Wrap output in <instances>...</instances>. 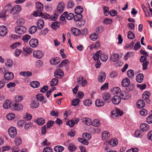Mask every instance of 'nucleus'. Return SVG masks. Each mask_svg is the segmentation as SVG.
<instances>
[{
	"label": "nucleus",
	"mask_w": 152,
	"mask_h": 152,
	"mask_svg": "<svg viewBox=\"0 0 152 152\" xmlns=\"http://www.w3.org/2000/svg\"><path fill=\"white\" fill-rule=\"evenodd\" d=\"M32 73L29 71L22 72L20 73V75L24 77H29L32 75Z\"/></svg>",
	"instance_id": "obj_36"
},
{
	"label": "nucleus",
	"mask_w": 152,
	"mask_h": 152,
	"mask_svg": "<svg viewBox=\"0 0 152 152\" xmlns=\"http://www.w3.org/2000/svg\"><path fill=\"white\" fill-rule=\"evenodd\" d=\"M25 20L23 18H20L17 21V24L19 25H23L25 23Z\"/></svg>",
	"instance_id": "obj_63"
},
{
	"label": "nucleus",
	"mask_w": 152,
	"mask_h": 152,
	"mask_svg": "<svg viewBox=\"0 0 152 152\" xmlns=\"http://www.w3.org/2000/svg\"><path fill=\"white\" fill-rule=\"evenodd\" d=\"M64 4L63 2H61L59 4L57 7V10L56 11V13L60 14L64 11Z\"/></svg>",
	"instance_id": "obj_8"
},
{
	"label": "nucleus",
	"mask_w": 152,
	"mask_h": 152,
	"mask_svg": "<svg viewBox=\"0 0 152 152\" xmlns=\"http://www.w3.org/2000/svg\"><path fill=\"white\" fill-rule=\"evenodd\" d=\"M108 143L112 146H115L118 144V140L117 139H112L108 142Z\"/></svg>",
	"instance_id": "obj_27"
},
{
	"label": "nucleus",
	"mask_w": 152,
	"mask_h": 152,
	"mask_svg": "<svg viewBox=\"0 0 152 152\" xmlns=\"http://www.w3.org/2000/svg\"><path fill=\"white\" fill-rule=\"evenodd\" d=\"M30 85L31 86L34 88H37L39 86L40 83L38 82L34 81L31 82Z\"/></svg>",
	"instance_id": "obj_39"
},
{
	"label": "nucleus",
	"mask_w": 152,
	"mask_h": 152,
	"mask_svg": "<svg viewBox=\"0 0 152 152\" xmlns=\"http://www.w3.org/2000/svg\"><path fill=\"white\" fill-rule=\"evenodd\" d=\"M36 98L37 101H39L40 102L43 101V103H45L47 100L44 99V97L43 95V94H39L36 95Z\"/></svg>",
	"instance_id": "obj_18"
},
{
	"label": "nucleus",
	"mask_w": 152,
	"mask_h": 152,
	"mask_svg": "<svg viewBox=\"0 0 152 152\" xmlns=\"http://www.w3.org/2000/svg\"><path fill=\"white\" fill-rule=\"evenodd\" d=\"M104 29V27L102 26H100L96 29V31L98 34H100L102 33Z\"/></svg>",
	"instance_id": "obj_48"
},
{
	"label": "nucleus",
	"mask_w": 152,
	"mask_h": 152,
	"mask_svg": "<svg viewBox=\"0 0 152 152\" xmlns=\"http://www.w3.org/2000/svg\"><path fill=\"white\" fill-rule=\"evenodd\" d=\"M126 89L128 91H132L134 88V86L133 84H129L127 87H126Z\"/></svg>",
	"instance_id": "obj_57"
},
{
	"label": "nucleus",
	"mask_w": 152,
	"mask_h": 152,
	"mask_svg": "<svg viewBox=\"0 0 152 152\" xmlns=\"http://www.w3.org/2000/svg\"><path fill=\"white\" fill-rule=\"evenodd\" d=\"M69 63V61L67 59H65L61 62V63L59 65V67H62L63 66L66 65Z\"/></svg>",
	"instance_id": "obj_56"
},
{
	"label": "nucleus",
	"mask_w": 152,
	"mask_h": 152,
	"mask_svg": "<svg viewBox=\"0 0 152 152\" xmlns=\"http://www.w3.org/2000/svg\"><path fill=\"white\" fill-rule=\"evenodd\" d=\"M71 31L72 32V34L75 36H77L81 34L80 30L76 28H71Z\"/></svg>",
	"instance_id": "obj_21"
},
{
	"label": "nucleus",
	"mask_w": 152,
	"mask_h": 152,
	"mask_svg": "<svg viewBox=\"0 0 152 152\" xmlns=\"http://www.w3.org/2000/svg\"><path fill=\"white\" fill-rule=\"evenodd\" d=\"M106 78L105 74L104 72H101L100 73L98 80L99 82L102 83L104 81Z\"/></svg>",
	"instance_id": "obj_20"
},
{
	"label": "nucleus",
	"mask_w": 152,
	"mask_h": 152,
	"mask_svg": "<svg viewBox=\"0 0 152 152\" xmlns=\"http://www.w3.org/2000/svg\"><path fill=\"white\" fill-rule=\"evenodd\" d=\"M19 105L18 103H15L14 104H10V108L13 110H17L19 107Z\"/></svg>",
	"instance_id": "obj_41"
},
{
	"label": "nucleus",
	"mask_w": 152,
	"mask_h": 152,
	"mask_svg": "<svg viewBox=\"0 0 152 152\" xmlns=\"http://www.w3.org/2000/svg\"><path fill=\"white\" fill-rule=\"evenodd\" d=\"M60 24L58 21H55L52 23L51 27L53 29H56L60 27Z\"/></svg>",
	"instance_id": "obj_23"
},
{
	"label": "nucleus",
	"mask_w": 152,
	"mask_h": 152,
	"mask_svg": "<svg viewBox=\"0 0 152 152\" xmlns=\"http://www.w3.org/2000/svg\"><path fill=\"white\" fill-rule=\"evenodd\" d=\"M83 17L82 14H76L74 16V19L76 22L80 21Z\"/></svg>",
	"instance_id": "obj_38"
},
{
	"label": "nucleus",
	"mask_w": 152,
	"mask_h": 152,
	"mask_svg": "<svg viewBox=\"0 0 152 152\" xmlns=\"http://www.w3.org/2000/svg\"><path fill=\"white\" fill-rule=\"evenodd\" d=\"M29 44L33 48H36L39 45L38 41L36 38H32L29 41Z\"/></svg>",
	"instance_id": "obj_7"
},
{
	"label": "nucleus",
	"mask_w": 152,
	"mask_h": 152,
	"mask_svg": "<svg viewBox=\"0 0 152 152\" xmlns=\"http://www.w3.org/2000/svg\"><path fill=\"white\" fill-rule=\"evenodd\" d=\"M5 65L8 68L11 67L12 65V61L10 59L7 60L5 63Z\"/></svg>",
	"instance_id": "obj_54"
},
{
	"label": "nucleus",
	"mask_w": 152,
	"mask_h": 152,
	"mask_svg": "<svg viewBox=\"0 0 152 152\" xmlns=\"http://www.w3.org/2000/svg\"><path fill=\"white\" fill-rule=\"evenodd\" d=\"M4 79H3V81L4 82L5 81L4 80L9 81L12 80L14 77V75L11 72H6L4 74Z\"/></svg>",
	"instance_id": "obj_6"
},
{
	"label": "nucleus",
	"mask_w": 152,
	"mask_h": 152,
	"mask_svg": "<svg viewBox=\"0 0 152 152\" xmlns=\"http://www.w3.org/2000/svg\"><path fill=\"white\" fill-rule=\"evenodd\" d=\"M82 120L84 123L87 125L90 124L91 121V119L88 118H83Z\"/></svg>",
	"instance_id": "obj_43"
},
{
	"label": "nucleus",
	"mask_w": 152,
	"mask_h": 152,
	"mask_svg": "<svg viewBox=\"0 0 152 152\" xmlns=\"http://www.w3.org/2000/svg\"><path fill=\"white\" fill-rule=\"evenodd\" d=\"M145 105V102L143 100L139 99L137 103V107L139 109L143 108Z\"/></svg>",
	"instance_id": "obj_19"
},
{
	"label": "nucleus",
	"mask_w": 152,
	"mask_h": 152,
	"mask_svg": "<svg viewBox=\"0 0 152 152\" xmlns=\"http://www.w3.org/2000/svg\"><path fill=\"white\" fill-rule=\"evenodd\" d=\"M111 100L113 103L115 104H119L121 100V98L120 96L118 95L114 96L112 98Z\"/></svg>",
	"instance_id": "obj_9"
},
{
	"label": "nucleus",
	"mask_w": 152,
	"mask_h": 152,
	"mask_svg": "<svg viewBox=\"0 0 152 152\" xmlns=\"http://www.w3.org/2000/svg\"><path fill=\"white\" fill-rule=\"evenodd\" d=\"M58 80L56 78H53L51 81L50 86H51L57 85Z\"/></svg>",
	"instance_id": "obj_49"
},
{
	"label": "nucleus",
	"mask_w": 152,
	"mask_h": 152,
	"mask_svg": "<svg viewBox=\"0 0 152 152\" xmlns=\"http://www.w3.org/2000/svg\"><path fill=\"white\" fill-rule=\"evenodd\" d=\"M143 77L144 76L143 74H139L136 77V80L138 83H141L142 81Z\"/></svg>",
	"instance_id": "obj_22"
},
{
	"label": "nucleus",
	"mask_w": 152,
	"mask_h": 152,
	"mask_svg": "<svg viewBox=\"0 0 152 152\" xmlns=\"http://www.w3.org/2000/svg\"><path fill=\"white\" fill-rule=\"evenodd\" d=\"M16 145H19L21 143L22 140L20 137H18L16 138L14 141Z\"/></svg>",
	"instance_id": "obj_51"
},
{
	"label": "nucleus",
	"mask_w": 152,
	"mask_h": 152,
	"mask_svg": "<svg viewBox=\"0 0 152 152\" xmlns=\"http://www.w3.org/2000/svg\"><path fill=\"white\" fill-rule=\"evenodd\" d=\"M122 96V99L124 100L129 99L131 96V94L129 92L125 91H122L120 94Z\"/></svg>",
	"instance_id": "obj_11"
},
{
	"label": "nucleus",
	"mask_w": 152,
	"mask_h": 152,
	"mask_svg": "<svg viewBox=\"0 0 152 152\" xmlns=\"http://www.w3.org/2000/svg\"><path fill=\"white\" fill-rule=\"evenodd\" d=\"M85 105L89 106L92 104L91 100L89 99H86L83 102Z\"/></svg>",
	"instance_id": "obj_61"
},
{
	"label": "nucleus",
	"mask_w": 152,
	"mask_h": 152,
	"mask_svg": "<svg viewBox=\"0 0 152 152\" xmlns=\"http://www.w3.org/2000/svg\"><path fill=\"white\" fill-rule=\"evenodd\" d=\"M34 56L38 59L41 58L44 55V53L40 50L34 51L33 53Z\"/></svg>",
	"instance_id": "obj_14"
},
{
	"label": "nucleus",
	"mask_w": 152,
	"mask_h": 152,
	"mask_svg": "<svg viewBox=\"0 0 152 152\" xmlns=\"http://www.w3.org/2000/svg\"><path fill=\"white\" fill-rule=\"evenodd\" d=\"M146 122L149 124H152V110L151 111L150 115L147 118Z\"/></svg>",
	"instance_id": "obj_50"
},
{
	"label": "nucleus",
	"mask_w": 152,
	"mask_h": 152,
	"mask_svg": "<svg viewBox=\"0 0 152 152\" xmlns=\"http://www.w3.org/2000/svg\"><path fill=\"white\" fill-rule=\"evenodd\" d=\"M44 22L42 19H40L37 21V26L39 29H42L44 26Z\"/></svg>",
	"instance_id": "obj_16"
},
{
	"label": "nucleus",
	"mask_w": 152,
	"mask_h": 152,
	"mask_svg": "<svg viewBox=\"0 0 152 152\" xmlns=\"http://www.w3.org/2000/svg\"><path fill=\"white\" fill-rule=\"evenodd\" d=\"M83 7L81 6H79L77 7L75 10V12L76 14H81L83 12Z\"/></svg>",
	"instance_id": "obj_25"
},
{
	"label": "nucleus",
	"mask_w": 152,
	"mask_h": 152,
	"mask_svg": "<svg viewBox=\"0 0 152 152\" xmlns=\"http://www.w3.org/2000/svg\"><path fill=\"white\" fill-rule=\"evenodd\" d=\"M63 71L61 69H58L54 72V76L56 77L60 78L64 76Z\"/></svg>",
	"instance_id": "obj_10"
},
{
	"label": "nucleus",
	"mask_w": 152,
	"mask_h": 152,
	"mask_svg": "<svg viewBox=\"0 0 152 152\" xmlns=\"http://www.w3.org/2000/svg\"><path fill=\"white\" fill-rule=\"evenodd\" d=\"M52 149L49 147H45L43 150V152H52Z\"/></svg>",
	"instance_id": "obj_64"
},
{
	"label": "nucleus",
	"mask_w": 152,
	"mask_h": 152,
	"mask_svg": "<svg viewBox=\"0 0 152 152\" xmlns=\"http://www.w3.org/2000/svg\"><path fill=\"white\" fill-rule=\"evenodd\" d=\"M119 59V55L118 53H114L112 54L110 58L111 62H115L118 61Z\"/></svg>",
	"instance_id": "obj_13"
},
{
	"label": "nucleus",
	"mask_w": 152,
	"mask_h": 152,
	"mask_svg": "<svg viewBox=\"0 0 152 152\" xmlns=\"http://www.w3.org/2000/svg\"><path fill=\"white\" fill-rule=\"evenodd\" d=\"M56 152H62L64 149V148L61 145H57L55 146L54 148Z\"/></svg>",
	"instance_id": "obj_29"
},
{
	"label": "nucleus",
	"mask_w": 152,
	"mask_h": 152,
	"mask_svg": "<svg viewBox=\"0 0 152 152\" xmlns=\"http://www.w3.org/2000/svg\"><path fill=\"white\" fill-rule=\"evenodd\" d=\"M100 122L97 119H95L93 121L92 125L95 126H97L99 125Z\"/></svg>",
	"instance_id": "obj_60"
},
{
	"label": "nucleus",
	"mask_w": 152,
	"mask_h": 152,
	"mask_svg": "<svg viewBox=\"0 0 152 152\" xmlns=\"http://www.w3.org/2000/svg\"><path fill=\"white\" fill-rule=\"evenodd\" d=\"M31 49H32L29 47H26L23 48L24 51L28 54H30L32 52Z\"/></svg>",
	"instance_id": "obj_58"
},
{
	"label": "nucleus",
	"mask_w": 152,
	"mask_h": 152,
	"mask_svg": "<svg viewBox=\"0 0 152 152\" xmlns=\"http://www.w3.org/2000/svg\"><path fill=\"white\" fill-rule=\"evenodd\" d=\"M130 83V80L128 78H125L123 79L121 82V85L123 86L126 87Z\"/></svg>",
	"instance_id": "obj_17"
},
{
	"label": "nucleus",
	"mask_w": 152,
	"mask_h": 152,
	"mask_svg": "<svg viewBox=\"0 0 152 152\" xmlns=\"http://www.w3.org/2000/svg\"><path fill=\"white\" fill-rule=\"evenodd\" d=\"M90 37L91 40L94 41L98 37V35L95 33H93L91 35Z\"/></svg>",
	"instance_id": "obj_47"
},
{
	"label": "nucleus",
	"mask_w": 152,
	"mask_h": 152,
	"mask_svg": "<svg viewBox=\"0 0 152 152\" xmlns=\"http://www.w3.org/2000/svg\"><path fill=\"white\" fill-rule=\"evenodd\" d=\"M11 104V103L9 100H7L3 104V107L5 109L10 108V104Z\"/></svg>",
	"instance_id": "obj_35"
},
{
	"label": "nucleus",
	"mask_w": 152,
	"mask_h": 152,
	"mask_svg": "<svg viewBox=\"0 0 152 152\" xmlns=\"http://www.w3.org/2000/svg\"><path fill=\"white\" fill-rule=\"evenodd\" d=\"M39 103L38 101H33L31 104V107L32 108H36L39 106Z\"/></svg>",
	"instance_id": "obj_33"
},
{
	"label": "nucleus",
	"mask_w": 152,
	"mask_h": 152,
	"mask_svg": "<svg viewBox=\"0 0 152 152\" xmlns=\"http://www.w3.org/2000/svg\"><path fill=\"white\" fill-rule=\"evenodd\" d=\"M110 136L109 133L107 131L104 132L102 134V138L103 140H105L108 139Z\"/></svg>",
	"instance_id": "obj_28"
},
{
	"label": "nucleus",
	"mask_w": 152,
	"mask_h": 152,
	"mask_svg": "<svg viewBox=\"0 0 152 152\" xmlns=\"http://www.w3.org/2000/svg\"><path fill=\"white\" fill-rule=\"evenodd\" d=\"M41 17L42 18L45 19H50V15L49 14L46 13H42V14Z\"/></svg>",
	"instance_id": "obj_62"
},
{
	"label": "nucleus",
	"mask_w": 152,
	"mask_h": 152,
	"mask_svg": "<svg viewBox=\"0 0 152 152\" xmlns=\"http://www.w3.org/2000/svg\"><path fill=\"white\" fill-rule=\"evenodd\" d=\"M60 61L59 58L56 57L52 59L50 61V63L52 65H56L59 63Z\"/></svg>",
	"instance_id": "obj_30"
},
{
	"label": "nucleus",
	"mask_w": 152,
	"mask_h": 152,
	"mask_svg": "<svg viewBox=\"0 0 152 152\" xmlns=\"http://www.w3.org/2000/svg\"><path fill=\"white\" fill-rule=\"evenodd\" d=\"M26 30L25 27L22 26H18L15 28L16 33L19 34H24Z\"/></svg>",
	"instance_id": "obj_2"
},
{
	"label": "nucleus",
	"mask_w": 152,
	"mask_h": 152,
	"mask_svg": "<svg viewBox=\"0 0 152 152\" xmlns=\"http://www.w3.org/2000/svg\"><path fill=\"white\" fill-rule=\"evenodd\" d=\"M77 26L78 28L83 27L85 24V22L84 20H82L76 22Z\"/></svg>",
	"instance_id": "obj_40"
},
{
	"label": "nucleus",
	"mask_w": 152,
	"mask_h": 152,
	"mask_svg": "<svg viewBox=\"0 0 152 152\" xmlns=\"http://www.w3.org/2000/svg\"><path fill=\"white\" fill-rule=\"evenodd\" d=\"M79 121V119H73L67 122L66 124L71 127H72L75 124H77Z\"/></svg>",
	"instance_id": "obj_15"
},
{
	"label": "nucleus",
	"mask_w": 152,
	"mask_h": 152,
	"mask_svg": "<svg viewBox=\"0 0 152 152\" xmlns=\"http://www.w3.org/2000/svg\"><path fill=\"white\" fill-rule=\"evenodd\" d=\"M102 98L105 102H109L111 100L110 95L107 92H104L102 94Z\"/></svg>",
	"instance_id": "obj_4"
},
{
	"label": "nucleus",
	"mask_w": 152,
	"mask_h": 152,
	"mask_svg": "<svg viewBox=\"0 0 152 152\" xmlns=\"http://www.w3.org/2000/svg\"><path fill=\"white\" fill-rule=\"evenodd\" d=\"M15 115L13 113H10L8 114L7 115V118L8 120H11L13 119L15 117Z\"/></svg>",
	"instance_id": "obj_59"
},
{
	"label": "nucleus",
	"mask_w": 152,
	"mask_h": 152,
	"mask_svg": "<svg viewBox=\"0 0 152 152\" xmlns=\"http://www.w3.org/2000/svg\"><path fill=\"white\" fill-rule=\"evenodd\" d=\"M68 149L71 152H74L76 149V146L73 143L70 144L68 147Z\"/></svg>",
	"instance_id": "obj_37"
},
{
	"label": "nucleus",
	"mask_w": 152,
	"mask_h": 152,
	"mask_svg": "<svg viewBox=\"0 0 152 152\" xmlns=\"http://www.w3.org/2000/svg\"><path fill=\"white\" fill-rule=\"evenodd\" d=\"M43 5L40 2H38L37 4L36 7L38 11H41L43 8Z\"/></svg>",
	"instance_id": "obj_46"
},
{
	"label": "nucleus",
	"mask_w": 152,
	"mask_h": 152,
	"mask_svg": "<svg viewBox=\"0 0 152 152\" xmlns=\"http://www.w3.org/2000/svg\"><path fill=\"white\" fill-rule=\"evenodd\" d=\"M21 9V6L19 5H17L14 6L11 10L10 13L13 14H16L20 12Z\"/></svg>",
	"instance_id": "obj_5"
},
{
	"label": "nucleus",
	"mask_w": 152,
	"mask_h": 152,
	"mask_svg": "<svg viewBox=\"0 0 152 152\" xmlns=\"http://www.w3.org/2000/svg\"><path fill=\"white\" fill-rule=\"evenodd\" d=\"M127 75L130 78H132L134 76V71L132 69L128 70L127 72Z\"/></svg>",
	"instance_id": "obj_44"
},
{
	"label": "nucleus",
	"mask_w": 152,
	"mask_h": 152,
	"mask_svg": "<svg viewBox=\"0 0 152 152\" xmlns=\"http://www.w3.org/2000/svg\"><path fill=\"white\" fill-rule=\"evenodd\" d=\"M36 122L39 125H42L45 123V121L43 118H39L37 119Z\"/></svg>",
	"instance_id": "obj_53"
},
{
	"label": "nucleus",
	"mask_w": 152,
	"mask_h": 152,
	"mask_svg": "<svg viewBox=\"0 0 152 152\" xmlns=\"http://www.w3.org/2000/svg\"><path fill=\"white\" fill-rule=\"evenodd\" d=\"M80 100L78 99H73L72 101V105L75 106L78 105L80 102Z\"/></svg>",
	"instance_id": "obj_55"
},
{
	"label": "nucleus",
	"mask_w": 152,
	"mask_h": 152,
	"mask_svg": "<svg viewBox=\"0 0 152 152\" xmlns=\"http://www.w3.org/2000/svg\"><path fill=\"white\" fill-rule=\"evenodd\" d=\"M111 91L112 93L113 94H117L121 91L120 88L118 87H115L111 89Z\"/></svg>",
	"instance_id": "obj_31"
},
{
	"label": "nucleus",
	"mask_w": 152,
	"mask_h": 152,
	"mask_svg": "<svg viewBox=\"0 0 152 152\" xmlns=\"http://www.w3.org/2000/svg\"><path fill=\"white\" fill-rule=\"evenodd\" d=\"M37 30V28L36 26H32L29 29V33L31 34H32L35 33Z\"/></svg>",
	"instance_id": "obj_32"
},
{
	"label": "nucleus",
	"mask_w": 152,
	"mask_h": 152,
	"mask_svg": "<svg viewBox=\"0 0 152 152\" xmlns=\"http://www.w3.org/2000/svg\"><path fill=\"white\" fill-rule=\"evenodd\" d=\"M128 38L129 39H133L135 38V34L132 32L129 31L128 32Z\"/></svg>",
	"instance_id": "obj_45"
},
{
	"label": "nucleus",
	"mask_w": 152,
	"mask_h": 152,
	"mask_svg": "<svg viewBox=\"0 0 152 152\" xmlns=\"http://www.w3.org/2000/svg\"><path fill=\"white\" fill-rule=\"evenodd\" d=\"M7 33V28L4 26H0V36L4 37L5 36Z\"/></svg>",
	"instance_id": "obj_12"
},
{
	"label": "nucleus",
	"mask_w": 152,
	"mask_h": 152,
	"mask_svg": "<svg viewBox=\"0 0 152 152\" xmlns=\"http://www.w3.org/2000/svg\"><path fill=\"white\" fill-rule=\"evenodd\" d=\"M101 50L98 51L93 56V58L94 60L96 61V67L97 68H99L101 65L100 61L99 59V56Z\"/></svg>",
	"instance_id": "obj_1"
},
{
	"label": "nucleus",
	"mask_w": 152,
	"mask_h": 152,
	"mask_svg": "<svg viewBox=\"0 0 152 152\" xmlns=\"http://www.w3.org/2000/svg\"><path fill=\"white\" fill-rule=\"evenodd\" d=\"M82 137L86 140H89L91 138V135L88 133H85L83 134Z\"/></svg>",
	"instance_id": "obj_42"
},
{
	"label": "nucleus",
	"mask_w": 152,
	"mask_h": 152,
	"mask_svg": "<svg viewBox=\"0 0 152 152\" xmlns=\"http://www.w3.org/2000/svg\"><path fill=\"white\" fill-rule=\"evenodd\" d=\"M96 106L99 107L103 106L104 105V102L103 100L101 99H98L95 101Z\"/></svg>",
	"instance_id": "obj_24"
},
{
	"label": "nucleus",
	"mask_w": 152,
	"mask_h": 152,
	"mask_svg": "<svg viewBox=\"0 0 152 152\" xmlns=\"http://www.w3.org/2000/svg\"><path fill=\"white\" fill-rule=\"evenodd\" d=\"M31 36L28 34H26L22 38V40L25 42H27L30 39Z\"/></svg>",
	"instance_id": "obj_52"
},
{
	"label": "nucleus",
	"mask_w": 152,
	"mask_h": 152,
	"mask_svg": "<svg viewBox=\"0 0 152 152\" xmlns=\"http://www.w3.org/2000/svg\"><path fill=\"white\" fill-rule=\"evenodd\" d=\"M149 127V126L145 123L141 124L140 126V129L143 131L148 130Z\"/></svg>",
	"instance_id": "obj_26"
},
{
	"label": "nucleus",
	"mask_w": 152,
	"mask_h": 152,
	"mask_svg": "<svg viewBox=\"0 0 152 152\" xmlns=\"http://www.w3.org/2000/svg\"><path fill=\"white\" fill-rule=\"evenodd\" d=\"M101 52L100 54L101 60L103 62H105L108 58L106 54L101 53Z\"/></svg>",
	"instance_id": "obj_34"
},
{
	"label": "nucleus",
	"mask_w": 152,
	"mask_h": 152,
	"mask_svg": "<svg viewBox=\"0 0 152 152\" xmlns=\"http://www.w3.org/2000/svg\"><path fill=\"white\" fill-rule=\"evenodd\" d=\"M8 132L9 135L12 138H14L17 134V131L16 128L13 126L9 128L8 130Z\"/></svg>",
	"instance_id": "obj_3"
}]
</instances>
